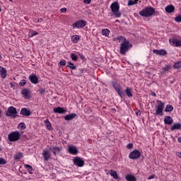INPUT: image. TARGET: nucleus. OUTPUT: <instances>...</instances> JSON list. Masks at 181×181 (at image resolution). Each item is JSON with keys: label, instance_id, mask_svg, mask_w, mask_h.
Masks as SVG:
<instances>
[{"label": "nucleus", "instance_id": "1", "mask_svg": "<svg viewBox=\"0 0 181 181\" xmlns=\"http://www.w3.org/2000/svg\"><path fill=\"white\" fill-rule=\"evenodd\" d=\"M140 16H143L144 18H149V16H152V15H155V8L153 7H146L139 11Z\"/></svg>", "mask_w": 181, "mask_h": 181}, {"label": "nucleus", "instance_id": "2", "mask_svg": "<svg viewBox=\"0 0 181 181\" xmlns=\"http://www.w3.org/2000/svg\"><path fill=\"white\" fill-rule=\"evenodd\" d=\"M131 47H132V44H130L129 40L122 42L119 47L120 54H125L127 52H129L131 49Z\"/></svg>", "mask_w": 181, "mask_h": 181}, {"label": "nucleus", "instance_id": "3", "mask_svg": "<svg viewBox=\"0 0 181 181\" xmlns=\"http://www.w3.org/2000/svg\"><path fill=\"white\" fill-rule=\"evenodd\" d=\"M111 11L116 18L121 17V11H119V5L118 2L115 1L110 6Z\"/></svg>", "mask_w": 181, "mask_h": 181}, {"label": "nucleus", "instance_id": "4", "mask_svg": "<svg viewBox=\"0 0 181 181\" xmlns=\"http://www.w3.org/2000/svg\"><path fill=\"white\" fill-rule=\"evenodd\" d=\"M156 112L154 115H163V109L165 108V103L157 100V105L155 107Z\"/></svg>", "mask_w": 181, "mask_h": 181}, {"label": "nucleus", "instance_id": "5", "mask_svg": "<svg viewBox=\"0 0 181 181\" xmlns=\"http://www.w3.org/2000/svg\"><path fill=\"white\" fill-rule=\"evenodd\" d=\"M6 117H12V118H16L18 115V111H16V108L13 106H10L8 107L7 110L4 112Z\"/></svg>", "mask_w": 181, "mask_h": 181}, {"label": "nucleus", "instance_id": "6", "mask_svg": "<svg viewBox=\"0 0 181 181\" xmlns=\"http://www.w3.org/2000/svg\"><path fill=\"white\" fill-rule=\"evenodd\" d=\"M8 138L10 142H15L21 138V133L19 132H12L8 135Z\"/></svg>", "mask_w": 181, "mask_h": 181}, {"label": "nucleus", "instance_id": "7", "mask_svg": "<svg viewBox=\"0 0 181 181\" xmlns=\"http://www.w3.org/2000/svg\"><path fill=\"white\" fill-rule=\"evenodd\" d=\"M112 87L115 88L116 93L119 95V97H124V90H122V88L121 87V85L119 83L113 82L112 83Z\"/></svg>", "mask_w": 181, "mask_h": 181}, {"label": "nucleus", "instance_id": "8", "mask_svg": "<svg viewBox=\"0 0 181 181\" xmlns=\"http://www.w3.org/2000/svg\"><path fill=\"white\" fill-rule=\"evenodd\" d=\"M129 158L134 160H135V159H139L141 158V152L139 151L138 149H135L129 153Z\"/></svg>", "mask_w": 181, "mask_h": 181}, {"label": "nucleus", "instance_id": "9", "mask_svg": "<svg viewBox=\"0 0 181 181\" xmlns=\"http://www.w3.org/2000/svg\"><path fill=\"white\" fill-rule=\"evenodd\" d=\"M74 165L78 166V168H83L84 166V161L80 157H75L73 159Z\"/></svg>", "mask_w": 181, "mask_h": 181}, {"label": "nucleus", "instance_id": "10", "mask_svg": "<svg viewBox=\"0 0 181 181\" xmlns=\"http://www.w3.org/2000/svg\"><path fill=\"white\" fill-rule=\"evenodd\" d=\"M87 24L86 23V21L81 20L78 21L72 24L73 28H77L78 29H81L83 28H84V26H86Z\"/></svg>", "mask_w": 181, "mask_h": 181}, {"label": "nucleus", "instance_id": "11", "mask_svg": "<svg viewBox=\"0 0 181 181\" xmlns=\"http://www.w3.org/2000/svg\"><path fill=\"white\" fill-rule=\"evenodd\" d=\"M21 94L24 97V98L28 99L32 97V95L30 93V90L29 89H22Z\"/></svg>", "mask_w": 181, "mask_h": 181}, {"label": "nucleus", "instance_id": "12", "mask_svg": "<svg viewBox=\"0 0 181 181\" xmlns=\"http://www.w3.org/2000/svg\"><path fill=\"white\" fill-rule=\"evenodd\" d=\"M170 43L173 46H175V47H180L181 46V40H179L177 38H173L172 40H170Z\"/></svg>", "mask_w": 181, "mask_h": 181}, {"label": "nucleus", "instance_id": "13", "mask_svg": "<svg viewBox=\"0 0 181 181\" xmlns=\"http://www.w3.org/2000/svg\"><path fill=\"white\" fill-rule=\"evenodd\" d=\"M49 149H50V151H52V153L56 156V155H59V153H60V152H62V148L52 146Z\"/></svg>", "mask_w": 181, "mask_h": 181}, {"label": "nucleus", "instance_id": "14", "mask_svg": "<svg viewBox=\"0 0 181 181\" xmlns=\"http://www.w3.org/2000/svg\"><path fill=\"white\" fill-rule=\"evenodd\" d=\"M28 78L33 84H37L39 83V78L35 74H30Z\"/></svg>", "mask_w": 181, "mask_h": 181}, {"label": "nucleus", "instance_id": "15", "mask_svg": "<svg viewBox=\"0 0 181 181\" xmlns=\"http://www.w3.org/2000/svg\"><path fill=\"white\" fill-rule=\"evenodd\" d=\"M20 114L24 117H29L32 115V112H30V110H28L26 107H23L21 109Z\"/></svg>", "mask_w": 181, "mask_h": 181}, {"label": "nucleus", "instance_id": "16", "mask_svg": "<svg viewBox=\"0 0 181 181\" xmlns=\"http://www.w3.org/2000/svg\"><path fill=\"white\" fill-rule=\"evenodd\" d=\"M153 53L158 54V56H165L168 54L165 49H153Z\"/></svg>", "mask_w": 181, "mask_h": 181}, {"label": "nucleus", "instance_id": "17", "mask_svg": "<svg viewBox=\"0 0 181 181\" xmlns=\"http://www.w3.org/2000/svg\"><path fill=\"white\" fill-rule=\"evenodd\" d=\"M68 152H69L71 155H77L78 151L74 146H70L68 147Z\"/></svg>", "mask_w": 181, "mask_h": 181}, {"label": "nucleus", "instance_id": "18", "mask_svg": "<svg viewBox=\"0 0 181 181\" xmlns=\"http://www.w3.org/2000/svg\"><path fill=\"white\" fill-rule=\"evenodd\" d=\"M53 112L55 114H65L66 110H64V108H63L62 107H57L54 108Z\"/></svg>", "mask_w": 181, "mask_h": 181}, {"label": "nucleus", "instance_id": "19", "mask_svg": "<svg viewBox=\"0 0 181 181\" xmlns=\"http://www.w3.org/2000/svg\"><path fill=\"white\" fill-rule=\"evenodd\" d=\"M164 124L166 125H170L173 124V119L170 116H165L164 117Z\"/></svg>", "mask_w": 181, "mask_h": 181}, {"label": "nucleus", "instance_id": "20", "mask_svg": "<svg viewBox=\"0 0 181 181\" xmlns=\"http://www.w3.org/2000/svg\"><path fill=\"white\" fill-rule=\"evenodd\" d=\"M76 117H77V115L76 113H72L65 115L64 118L65 121H71V119H74Z\"/></svg>", "mask_w": 181, "mask_h": 181}, {"label": "nucleus", "instance_id": "21", "mask_svg": "<svg viewBox=\"0 0 181 181\" xmlns=\"http://www.w3.org/2000/svg\"><path fill=\"white\" fill-rule=\"evenodd\" d=\"M165 11L167 12V13H172L175 12V6L168 5L165 8Z\"/></svg>", "mask_w": 181, "mask_h": 181}, {"label": "nucleus", "instance_id": "22", "mask_svg": "<svg viewBox=\"0 0 181 181\" xmlns=\"http://www.w3.org/2000/svg\"><path fill=\"white\" fill-rule=\"evenodd\" d=\"M42 156L45 160H49L50 159V152H49V150H43Z\"/></svg>", "mask_w": 181, "mask_h": 181}, {"label": "nucleus", "instance_id": "23", "mask_svg": "<svg viewBox=\"0 0 181 181\" xmlns=\"http://www.w3.org/2000/svg\"><path fill=\"white\" fill-rule=\"evenodd\" d=\"M171 69V66L170 65H165L162 67L160 73L161 74H165V73H168L169 70Z\"/></svg>", "mask_w": 181, "mask_h": 181}, {"label": "nucleus", "instance_id": "24", "mask_svg": "<svg viewBox=\"0 0 181 181\" xmlns=\"http://www.w3.org/2000/svg\"><path fill=\"white\" fill-rule=\"evenodd\" d=\"M0 74L3 78H6L7 74L6 69L2 66H0Z\"/></svg>", "mask_w": 181, "mask_h": 181}, {"label": "nucleus", "instance_id": "25", "mask_svg": "<svg viewBox=\"0 0 181 181\" xmlns=\"http://www.w3.org/2000/svg\"><path fill=\"white\" fill-rule=\"evenodd\" d=\"M125 179L127 181H136V177L131 174L126 175Z\"/></svg>", "mask_w": 181, "mask_h": 181}, {"label": "nucleus", "instance_id": "26", "mask_svg": "<svg viewBox=\"0 0 181 181\" xmlns=\"http://www.w3.org/2000/svg\"><path fill=\"white\" fill-rule=\"evenodd\" d=\"M181 124L180 123H175L171 127L170 131H175V129H180Z\"/></svg>", "mask_w": 181, "mask_h": 181}, {"label": "nucleus", "instance_id": "27", "mask_svg": "<svg viewBox=\"0 0 181 181\" xmlns=\"http://www.w3.org/2000/svg\"><path fill=\"white\" fill-rule=\"evenodd\" d=\"M81 37L80 35H73L71 37V42H73V43H77L80 40Z\"/></svg>", "mask_w": 181, "mask_h": 181}, {"label": "nucleus", "instance_id": "28", "mask_svg": "<svg viewBox=\"0 0 181 181\" xmlns=\"http://www.w3.org/2000/svg\"><path fill=\"white\" fill-rule=\"evenodd\" d=\"M110 175L113 177V179H118V174L117 173V171L114 170H110Z\"/></svg>", "mask_w": 181, "mask_h": 181}, {"label": "nucleus", "instance_id": "29", "mask_svg": "<svg viewBox=\"0 0 181 181\" xmlns=\"http://www.w3.org/2000/svg\"><path fill=\"white\" fill-rule=\"evenodd\" d=\"M44 124L47 127V129H48L49 131L52 129V124L50 123L49 119H46L45 121H44Z\"/></svg>", "mask_w": 181, "mask_h": 181}, {"label": "nucleus", "instance_id": "30", "mask_svg": "<svg viewBox=\"0 0 181 181\" xmlns=\"http://www.w3.org/2000/svg\"><path fill=\"white\" fill-rule=\"evenodd\" d=\"M102 35L103 36H105V37H108V36H110V30L108 29H103L102 30Z\"/></svg>", "mask_w": 181, "mask_h": 181}, {"label": "nucleus", "instance_id": "31", "mask_svg": "<svg viewBox=\"0 0 181 181\" xmlns=\"http://www.w3.org/2000/svg\"><path fill=\"white\" fill-rule=\"evenodd\" d=\"M132 91V90H131V88H126V89H125V90H124V93H126V95H127V97H129V98H131V97H132V93L131 92Z\"/></svg>", "mask_w": 181, "mask_h": 181}, {"label": "nucleus", "instance_id": "32", "mask_svg": "<svg viewBox=\"0 0 181 181\" xmlns=\"http://www.w3.org/2000/svg\"><path fill=\"white\" fill-rule=\"evenodd\" d=\"M22 158H23V154L22 153H17L14 156V159L16 160H19V159H22Z\"/></svg>", "mask_w": 181, "mask_h": 181}, {"label": "nucleus", "instance_id": "33", "mask_svg": "<svg viewBox=\"0 0 181 181\" xmlns=\"http://www.w3.org/2000/svg\"><path fill=\"white\" fill-rule=\"evenodd\" d=\"M172 111H173V106H172L171 105H167L165 109V112H170Z\"/></svg>", "mask_w": 181, "mask_h": 181}, {"label": "nucleus", "instance_id": "34", "mask_svg": "<svg viewBox=\"0 0 181 181\" xmlns=\"http://www.w3.org/2000/svg\"><path fill=\"white\" fill-rule=\"evenodd\" d=\"M24 168H25L28 170V172L30 173V174H32V170H33V168H32V166L29 164H25L24 165Z\"/></svg>", "mask_w": 181, "mask_h": 181}, {"label": "nucleus", "instance_id": "35", "mask_svg": "<svg viewBox=\"0 0 181 181\" xmlns=\"http://www.w3.org/2000/svg\"><path fill=\"white\" fill-rule=\"evenodd\" d=\"M36 35H39V33L35 30L30 31L28 33V37H33V36H36Z\"/></svg>", "mask_w": 181, "mask_h": 181}, {"label": "nucleus", "instance_id": "36", "mask_svg": "<svg viewBox=\"0 0 181 181\" xmlns=\"http://www.w3.org/2000/svg\"><path fill=\"white\" fill-rule=\"evenodd\" d=\"M117 40H119V42H126L127 41V38H125V37L122 36V35H119L116 37Z\"/></svg>", "mask_w": 181, "mask_h": 181}, {"label": "nucleus", "instance_id": "37", "mask_svg": "<svg viewBox=\"0 0 181 181\" xmlns=\"http://www.w3.org/2000/svg\"><path fill=\"white\" fill-rule=\"evenodd\" d=\"M66 67H69V69H71V70H76V66L71 62L67 63Z\"/></svg>", "mask_w": 181, "mask_h": 181}, {"label": "nucleus", "instance_id": "38", "mask_svg": "<svg viewBox=\"0 0 181 181\" xmlns=\"http://www.w3.org/2000/svg\"><path fill=\"white\" fill-rule=\"evenodd\" d=\"M70 57L73 62H77V59H78V57L74 53L71 54Z\"/></svg>", "mask_w": 181, "mask_h": 181}, {"label": "nucleus", "instance_id": "39", "mask_svg": "<svg viewBox=\"0 0 181 181\" xmlns=\"http://www.w3.org/2000/svg\"><path fill=\"white\" fill-rule=\"evenodd\" d=\"M127 5L128 6H132V5H136V1H135L134 0H129Z\"/></svg>", "mask_w": 181, "mask_h": 181}, {"label": "nucleus", "instance_id": "40", "mask_svg": "<svg viewBox=\"0 0 181 181\" xmlns=\"http://www.w3.org/2000/svg\"><path fill=\"white\" fill-rule=\"evenodd\" d=\"M174 69H180L181 62H178L173 65Z\"/></svg>", "mask_w": 181, "mask_h": 181}, {"label": "nucleus", "instance_id": "41", "mask_svg": "<svg viewBox=\"0 0 181 181\" xmlns=\"http://www.w3.org/2000/svg\"><path fill=\"white\" fill-rule=\"evenodd\" d=\"M18 128H21V129H25V128H26V124H25V123L23 122H21L20 124H18Z\"/></svg>", "mask_w": 181, "mask_h": 181}, {"label": "nucleus", "instance_id": "42", "mask_svg": "<svg viewBox=\"0 0 181 181\" xmlns=\"http://www.w3.org/2000/svg\"><path fill=\"white\" fill-rule=\"evenodd\" d=\"M0 165H6V161L5 158L0 157Z\"/></svg>", "mask_w": 181, "mask_h": 181}, {"label": "nucleus", "instance_id": "43", "mask_svg": "<svg viewBox=\"0 0 181 181\" xmlns=\"http://www.w3.org/2000/svg\"><path fill=\"white\" fill-rule=\"evenodd\" d=\"M175 22L180 23L181 22V15L177 16L175 18Z\"/></svg>", "mask_w": 181, "mask_h": 181}, {"label": "nucleus", "instance_id": "44", "mask_svg": "<svg viewBox=\"0 0 181 181\" xmlns=\"http://www.w3.org/2000/svg\"><path fill=\"white\" fill-rule=\"evenodd\" d=\"M20 86H21L22 87H23V86H25V84H26V80L23 79L20 81Z\"/></svg>", "mask_w": 181, "mask_h": 181}, {"label": "nucleus", "instance_id": "45", "mask_svg": "<svg viewBox=\"0 0 181 181\" xmlns=\"http://www.w3.org/2000/svg\"><path fill=\"white\" fill-rule=\"evenodd\" d=\"M78 54L80 59H81V60H84V59H86V57H84V55L83 54H81V52H78Z\"/></svg>", "mask_w": 181, "mask_h": 181}, {"label": "nucleus", "instance_id": "46", "mask_svg": "<svg viewBox=\"0 0 181 181\" xmlns=\"http://www.w3.org/2000/svg\"><path fill=\"white\" fill-rule=\"evenodd\" d=\"M134 147V144L132 143H129V144L127 145V149H131Z\"/></svg>", "mask_w": 181, "mask_h": 181}, {"label": "nucleus", "instance_id": "47", "mask_svg": "<svg viewBox=\"0 0 181 181\" xmlns=\"http://www.w3.org/2000/svg\"><path fill=\"white\" fill-rule=\"evenodd\" d=\"M59 65L60 66H66V60H62L59 62Z\"/></svg>", "mask_w": 181, "mask_h": 181}, {"label": "nucleus", "instance_id": "48", "mask_svg": "<svg viewBox=\"0 0 181 181\" xmlns=\"http://www.w3.org/2000/svg\"><path fill=\"white\" fill-rule=\"evenodd\" d=\"M61 13H65V12H67V8H62L60 9Z\"/></svg>", "mask_w": 181, "mask_h": 181}, {"label": "nucleus", "instance_id": "49", "mask_svg": "<svg viewBox=\"0 0 181 181\" xmlns=\"http://www.w3.org/2000/svg\"><path fill=\"white\" fill-rule=\"evenodd\" d=\"M83 3L86 4V5H89L91 3V0H83Z\"/></svg>", "mask_w": 181, "mask_h": 181}, {"label": "nucleus", "instance_id": "50", "mask_svg": "<svg viewBox=\"0 0 181 181\" xmlns=\"http://www.w3.org/2000/svg\"><path fill=\"white\" fill-rule=\"evenodd\" d=\"M78 71H79V76L83 74L84 73V69H78Z\"/></svg>", "mask_w": 181, "mask_h": 181}, {"label": "nucleus", "instance_id": "51", "mask_svg": "<svg viewBox=\"0 0 181 181\" xmlns=\"http://www.w3.org/2000/svg\"><path fill=\"white\" fill-rule=\"evenodd\" d=\"M38 91L40 94H43V93H45V90L44 88H40L38 90Z\"/></svg>", "mask_w": 181, "mask_h": 181}, {"label": "nucleus", "instance_id": "52", "mask_svg": "<svg viewBox=\"0 0 181 181\" xmlns=\"http://www.w3.org/2000/svg\"><path fill=\"white\" fill-rule=\"evenodd\" d=\"M177 156L181 158V153L180 152L177 153Z\"/></svg>", "mask_w": 181, "mask_h": 181}, {"label": "nucleus", "instance_id": "53", "mask_svg": "<svg viewBox=\"0 0 181 181\" xmlns=\"http://www.w3.org/2000/svg\"><path fill=\"white\" fill-rule=\"evenodd\" d=\"M177 141H178V142H179L180 144H181V137H179L178 139H177Z\"/></svg>", "mask_w": 181, "mask_h": 181}, {"label": "nucleus", "instance_id": "54", "mask_svg": "<svg viewBox=\"0 0 181 181\" xmlns=\"http://www.w3.org/2000/svg\"><path fill=\"white\" fill-rule=\"evenodd\" d=\"M153 177H155L154 175H151V177H148V179H153Z\"/></svg>", "mask_w": 181, "mask_h": 181}, {"label": "nucleus", "instance_id": "55", "mask_svg": "<svg viewBox=\"0 0 181 181\" xmlns=\"http://www.w3.org/2000/svg\"><path fill=\"white\" fill-rule=\"evenodd\" d=\"M152 95L156 96V93H152Z\"/></svg>", "mask_w": 181, "mask_h": 181}, {"label": "nucleus", "instance_id": "56", "mask_svg": "<svg viewBox=\"0 0 181 181\" xmlns=\"http://www.w3.org/2000/svg\"><path fill=\"white\" fill-rule=\"evenodd\" d=\"M138 1L139 0H134V2H136V4H138Z\"/></svg>", "mask_w": 181, "mask_h": 181}, {"label": "nucleus", "instance_id": "57", "mask_svg": "<svg viewBox=\"0 0 181 181\" xmlns=\"http://www.w3.org/2000/svg\"><path fill=\"white\" fill-rule=\"evenodd\" d=\"M1 151H2V148L0 147V152H1Z\"/></svg>", "mask_w": 181, "mask_h": 181}, {"label": "nucleus", "instance_id": "58", "mask_svg": "<svg viewBox=\"0 0 181 181\" xmlns=\"http://www.w3.org/2000/svg\"><path fill=\"white\" fill-rule=\"evenodd\" d=\"M180 100H181V94L180 95Z\"/></svg>", "mask_w": 181, "mask_h": 181}, {"label": "nucleus", "instance_id": "59", "mask_svg": "<svg viewBox=\"0 0 181 181\" xmlns=\"http://www.w3.org/2000/svg\"><path fill=\"white\" fill-rule=\"evenodd\" d=\"M10 1V2H12V0H9Z\"/></svg>", "mask_w": 181, "mask_h": 181}, {"label": "nucleus", "instance_id": "60", "mask_svg": "<svg viewBox=\"0 0 181 181\" xmlns=\"http://www.w3.org/2000/svg\"><path fill=\"white\" fill-rule=\"evenodd\" d=\"M114 111H115V109H112Z\"/></svg>", "mask_w": 181, "mask_h": 181}, {"label": "nucleus", "instance_id": "61", "mask_svg": "<svg viewBox=\"0 0 181 181\" xmlns=\"http://www.w3.org/2000/svg\"><path fill=\"white\" fill-rule=\"evenodd\" d=\"M1 8H0V12H1Z\"/></svg>", "mask_w": 181, "mask_h": 181}]
</instances>
